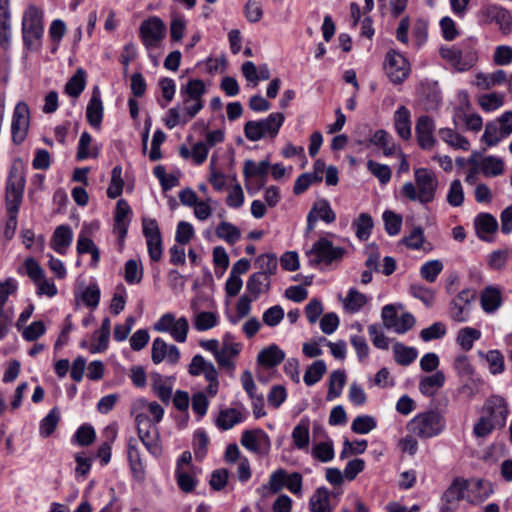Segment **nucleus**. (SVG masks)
<instances>
[{
	"mask_svg": "<svg viewBox=\"0 0 512 512\" xmlns=\"http://www.w3.org/2000/svg\"><path fill=\"white\" fill-rule=\"evenodd\" d=\"M467 489V482L465 480L455 479L444 494L445 505H443L442 512H453L458 502L465 498V491Z\"/></svg>",
	"mask_w": 512,
	"mask_h": 512,
	"instance_id": "412c9836",
	"label": "nucleus"
},
{
	"mask_svg": "<svg viewBox=\"0 0 512 512\" xmlns=\"http://www.w3.org/2000/svg\"><path fill=\"white\" fill-rule=\"evenodd\" d=\"M127 454L133 476L136 479H143L144 464L141 458L138 442L135 438H130L128 440Z\"/></svg>",
	"mask_w": 512,
	"mask_h": 512,
	"instance_id": "7c9ffc66",
	"label": "nucleus"
},
{
	"mask_svg": "<svg viewBox=\"0 0 512 512\" xmlns=\"http://www.w3.org/2000/svg\"><path fill=\"white\" fill-rule=\"evenodd\" d=\"M151 359L154 364L167 361L169 364L176 365L180 359V351L175 345L168 344L161 338H156L152 343Z\"/></svg>",
	"mask_w": 512,
	"mask_h": 512,
	"instance_id": "f3484780",
	"label": "nucleus"
},
{
	"mask_svg": "<svg viewBox=\"0 0 512 512\" xmlns=\"http://www.w3.org/2000/svg\"><path fill=\"white\" fill-rule=\"evenodd\" d=\"M139 438L146 449L155 457L162 454V446L157 424L146 413H138L135 418Z\"/></svg>",
	"mask_w": 512,
	"mask_h": 512,
	"instance_id": "423d86ee",
	"label": "nucleus"
},
{
	"mask_svg": "<svg viewBox=\"0 0 512 512\" xmlns=\"http://www.w3.org/2000/svg\"><path fill=\"white\" fill-rule=\"evenodd\" d=\"M441 57L458 71H466L474 66L477 57L472 52L463 53L455 46L440 48Z\"/></svg>",
	"mask_w": 512,
	"mask_h": 512,
	"instance_id": "2eb2a0df",
	"label": "nucleus"
},
{
	"mask_svg": "<svg viewBox=\"0 0 512 512\" xmlns=\"http://www.w3.org/2000/svg\"><path fill=\"white\" fill-rule=\"evenodd\" d=\"M139 34L147 48H155L164 39L166 26L159 17L152 16L141 23Z\"/></svg>",
	"mask_w": 512,
	"mask_h": 512,
	"instance_id": "1a4fd4ad",
	"label": "nucleus"
},
{
	"mask_svg": "<svg viewBox=\"0 0 512 512\" xmlns=\"http://www.w3.org/2000/svg\"><path fill=\"white\" fill-rule=\"evenodd\" d=\"M138 405L141 410L140 413H146L148 418H150L154 424H157L162 420L164 409L159 403L155 401L148 402L146 400H140Z\"/></svg>",
	"mask_w": 512,
	"mask_h": 512,
	"instance_id": "4d7b16f0",
	"label": "nucleus"
},
{
	"mask_svg": "<svg viewBox=\"0 0 512 512\" xmlns=\"http://www.w3.org/2000/svg\"><path fill=\"white\" fill-rule=\"evenodd\" d=\"M483 12L491 19V21H495L499 25L504 34L511 31L512 16L508 10L497 5H489L483 10Z\"/></svg>",
	"mask_w": 512,
	"mask_h": 512,
	"instance_id": "c85d7f7f",
	"label": "nucleus"
},
{
	"mask_svg": "<svg viewBox=\"0 0 512 512\" xmlns=\"http://www.w3.org/2000/svg\"><path fill=\"white\" fill-rule=\"evenodd\" d=\"M154 329L158 332H167L179 343H184L189 332V323L185 317L176 319L172 313L163 314L154 324Z\"/></svg>",
	"mask_w": 512,
	"mask_h": 512,
	"instance_id": "6e6552de",
	"label": "nucleus"
},
{
	"mask_svg": "<svg viewBox=\"0 0 512 512\" xmlns=\"http://www.w3.org/2000/svg\"><path fill=\"white\" fill-rule=\"evenodd\" d=\"M86 117L89 124L99 129L103 118V104L100 97V92L97 88L93 90L90 101L86 109Z\"/></svg>",
	"mask_w": 512,
	"mask_h": 512,
	"instance_id": "bb28decb",
	"label": "nucleus"
},
{
	"mask_svg": "<svg viewBox=\"0 0 512 512\" xmlns=\"http://www.w3.org/2000/svg\"><path fill=\"white\" fill-rule=\"evenodd\" d=\"M479 356L486 359L491 374L497 375L504 371V356L499 350H489L486 354L480 351Z\"/></svg>",
	"mask_w": 512,
	"mask_h": 512,
	"instance_id": "8fccbe9b",
	"label": "nucleus"
},
{
	"mask_svg": "<svg viewBox=\"0 0 512 512\" xmlns=\"http://www.w3.org/2000/svg\"><path fill=\"white\" fill-rule=\"evenodd\" d=\"M151 386L154 393L163 402H169L172 396L173 377H164L157 372L150 374Z\"/></svg>",
	"mask_w": 512,
	"mask_h": 512,
	"instance_id": "a878e982",
	"label": "nucleus"
},
{
	"mask_svg": "<svg viewBox=\"0 0 512 512\" xmlns=\"http://www.w3.org/2000/svg\"><path fill=\"white\" fill-rule=\"evenodd\" d=\"M476 298V291L464 289L450 303L449 315L456 322L468 321L471 313V304Z\"/></svg>",
	"mask_w": 512,
	"mask_h": 512,
	"instance_id": "ddd939ff",
	"label": "nucleus"
},
{
	"mask_svg": "<svg viewBox=\"0 0 512 512\" xmlns=\"http://www.w3.org/2000/svg\"><path fill=\"white\" fill-rule=\"evenodd\" d=\"M434 130L435 123L431 117L422 115L417 119L415 133L418 144L422 149L431 150L435 146Z\"/></svg>",
	"mask_w": 512,
	"mask_h": 512,
	"instance_id": "a211bd4d",
	"label": "nucleus"
},
{
	"mask_svg": "<svg viewBox=\"0 0 512 512\" xmlns=\"http://www.w3.org/2000/svg\"><path fill=\"white\" fill-rule=\"evenodd\" d=\"M480 337V330L473 327H464L458 331L456 343L463 351H469L472 349L474 342L479 340Z\"/></svg>",
	"mask_w": 512,
	"mask_h": 512,
	"instance_id": "a19ab883",
	"label": "nucleus"
},
{
	"mask_svg": "<svg viewBox=\"0 0 512 512\" xmlns=\"http://www.w3.org/2000/svg\"><path fill=\"white\" fill-rule=\"evenodd\" d=\"M415 323V317L411 313L405 312L400 316L398 315L396 317L393 323L394 326H391L390 330H393L397 334H404L407 331L411 330L414 327Z\"/></svg>",
	"mask_w": 512,
	"mask_h": 512,
	"instance_id": "774afa93",
	"label": "nucleus"
},
{
	"mask_svg": "<svg viewBox=\"0 0 512 512\" xmlns=\"http://www.w3.org/2000/svg\"><path fill=\"white\" fill-rule=\"evenodd\" d=\"M490 413L489 417H481L474 426V434L477 437H485L492 432L495 426H502L507 416V409L502 398H492L485 405Z\"/></svg>",
	"mask_w": 512,
	"mask_h": 512,
	"instance_id": "39448f33",
	"label": "nucleus"
},
{
	"mask_svg": "<svg viewBox=\"0 0 512 512\" xmlns=\"http://www.w3.org/2000/svg\"><path fill=\"white\" fill-rule=\"evenodd\" d=\"M502 302V290L498 286H486L480 293L481 307L488 314L496 312Z\"/></svg>",
	"mask_w": 512,
	"mask_h": 512,
	"instance_id": "5701e85b",
	"label": "nucleus"
},
{
	"mask_svg": "<svg viewBox=\"0 0 512 512\" xmlns=\"http://www.w3.org/2000/svg\"><path fill=\"white\" fill-rule=\"evenodd\" d=\"M373 226L374 222L371 215L365 212L360 213L352 222V228L360 241H366L370 237Z\"/></svg>",
	"mask_w": 512,
	"mask_h": 512,
	"instance_id": "f704fd0d",
	"label": "nucleus"
},
{
	"mask_svg": "<svg viewBox=\"0 0 512 512\" xmlns=\"http://www.w3.org/2000/svg\"><path fill=\"white\" fill-rule=\"evenodd\" d=\"M447 202L452 207H460L464 202V190L460 180L455 179L450 183L447 193Z\"/></svg>",
	"mask_w": 512,
	"mask_h": 512,
	"instance_id": "338daca9",
	"label": "nucleus"
},
{
	"mask_svg": "<svg viewBox=\"0 0 512 512\" xmlns=\"http://www.w3.org/2000/svg\"><path fill=\"white\" fill-rule=\"evenodd\" d=\"M241 343L234 342L230 334H226L222 340V346L219 347L215 357L218 365L222 368L233 370L235 367L234 359L241 352Z\"/></svg>",
	"mask_w": 512,
	"mask_h": 512,
	"instance_id": "dca6fc26",
	"label": "nucleus"
},
{
	"mask_svg": "<svg viewBox=\"0 0 512 512\" xmlns=\"http://www.w3.org/2000/svg\"><path fill=\"white\" fill-rule=\"evenodd\" d=\"M508 137L507 135H502V129L497 124V122H489L485 126V131L482 136V140L488 145V146H495L497 143H499L502 139Z\"/></svg>",
	"mask_w": 512,
	"mask_h": 512,
	"instance_id": "e2e57ef3",
	"label": "nucleus"
},
{
	"mask_svg": "<svg viewBox=\"0 0 512 512\" xmlns=\"http://www.w3.org/2000/svg\"><path fill=\"white\" fill-rule=\"evenodd\" d=\"M309 506L312 512H331L327 489L318 488L311 496Z\"/></svg>",
	"mask_w": 512,
	"mask_h": 512,
	"instance_id": "a18cd8bd",
	"label": "nucleus"
},
{
	"mask_svg": "<svg viewBox=\"0 0 512 512\" xmlns=\"http://www.w3.org/2000/svg\"><path fill=\"white\" fill-rule=\"evenodd\" d=\"M327 368L322 360H317L311 364L305 371L303 380L307 386L316 384L325 374Z\"/></svg>",
	"mask_w": 512,
	"mask_h": 512,
	"instance_id": "864d4df0",
	"label": "nucleus"
},
{
	"mask_svg": "<svg viewBox=\"0 0 512 512\" xmlns=\"http://www.w3.org/2000/svg\"><path fill=\"white\" fill-rule=\"evenodd\" d=\"M287 478V473L284 469H278L275 472H273L269 478V482L267 485L262 486L259 489V492L262 495H265V493L269 490L272 493L279 492L284 486Z\"/></svg>",
	"mask_w": 512,
	"mask_h": 512,
	"instance_id": "603ef678",
	"label": "nucleus"
},
{
	"mask_svg": "<svg viewBox=\"0 0 512 512\" xmlns=\"http://www.w3.org/2000/svg\"><path fill=\"white\" fill-rule=\"evenodd\" d=\"M394 360L402 366H408L414 362L418 352L414 347L406 346L400 342L393 345Z\"/></svg>",
	"mask_w": 512,
	"mask_h": 512,
	"instance_id": "58836bf2",
	"label": "nucleus"
},
{
	"mask_svg": "<svg viewBox=\"0 0 512 512\" xmlns=\"http://www.w3.org/2000/svg\"><path fill=\"white\" fill-rule=\"evenodd\" d=\"M384 71L390 81L394 84H401L411 72L409 61L396 50H389L384 60Z\"/></svg>",
	"mask_w": 512,
	"mask_h": 512,
	"instance_id": "0eeeda50",
	"label": "nucleus"
},
{
	"mask_svg": "<svg viewBox=\"0 0 512 512\" xmlns=\"http://www.w3.org/2000/svg\"><path fill=\"white\" fill-rule=\"evenodd\" d=\"M175 474H176L177 484L182 491L188 493V492H192L194 490V488L196 486V482H197L195 479L194 469L193 470H183V469L176 470Z\"/></svg>",
	"mask_w": 512,
	"mask_h": 512,
	"instance_id": "0e129e2a",
	"label": "nucleus"
},
{
	"mask_svg": "<svg viewBox=\"0 0 512 512\" xmlns=\"http://www.w3.org/2000/svg\"><path fill=\"white\" fill-rule=\"evenodd\" d=\"M439 137L443 142L455 150L468 151L470 149L469 140L451 128H441L438 131Z\"/></svg>",
	"mask_w": 512,
	"mask_h": 512,
	"instance_id": "72a5a7b5",
	"label": "nucleus"
},
{
	"mask_svg": "<svg viewBox=\"0 0 512 512\" xmlns=\"http://www.w3.org/2000/svg\"><path fill=\"white\" fill-rule=\"evenodd\" d=\"M43 31V11L35 5H29L22 18V36L25 47L31 51L38 50L41 47Z\"/></svg>",
	"mask_w": 512,
	"mask_h": 512,
	"instance_id": "f03ea898",
	"label": "nucleus"
},
{
	"mask_svg": "<svg viewBox=\"0 0 512 512\" xmlns=\"http://www.w3.org/2000/svg\"><path fill=\"white\" fill-rule=\"evenodd\" d=\"M318 219L325 223H333L336 219V214L326 199H319L313 204L307 216V231L314 230Z\"/></svg>",
	"mask_w": 512,
	"mask_h": 512,
	"instance_id": "6ab92c4d",
	"label": "nucleus"
},
{
	"mask_svg": "<svg viewBox=\"0 0 512 512\" xmlns=\"http://www.w3.org/2000/svg\"><path fill=\"white\" fill-rule=\"evenodd\" d=\"M142 228L149 256L152 261L158 262L162 257V238L158 223L155 219L143 217Z\"/></svg>",
	"mask_w": 512,
	"mask_h": 512,
	"instance_id": "f8f14e48",
	"label": "nucleus"
},
{
	"mask_svg": "<svg viewBox=\"0 0 512 512\" xmlns=\"http://www.w3.org/2000/svg\"><path fill=\"white\" fill-rule=\"evenodd\" d=\"M480 170L485 176H498L504 171V162L502 159L495 156H487L481 160Z\"/></svg>",
	"mask_w": 512,
	"mask_h": 512,
	"instance_id": "09e8293b",
	"label": "nucleus"
},
{
	"mask_svg": "<svg viewBox=\"0 0 512 512\" xmlns=\"http://www.w3.org/2000/svg\"><path fill=\"white\" fill-rule=\"evenodd\" d=\"M475 228L480 239L490 241V236L498 229V222L493 215L489 213H480L475 218Z\"/></svg>",
	"mask_w": 512,
	"mask_h": 512,
	"instance_id": "cd10ccee",
	"label": "nucleus"
},
{
	"mask_svg": "<svg viewBox=\"0 0 512 512\" xmlns=\"http://www.w3.org/2000/svg\"><path fill=\"white\" fill-rule=\"evenodd\" d=\"M367 297L354 288H351L343 300L344 308L350 312L355 313L362 309L367 304Z\"/></svg>",
	"mask_w": 512,
	"mask_h": 512,
	"instance_id": "49530a36",
	"label": "nucleus"
},
{
	"mask_svg": "<svg viewBox=\"0 0 512 512\" xmlns=\"http://www.w3.org/2000/svg\"><path fill=\"white\" fill-rule=\"evenodd\" d=\"M394 126L403 140L411 138V114L405 106H400L394 114Z\"/></svg>",
	"mask_w": 512,
	"mask_h": 512,
	"instance_id": "473e14b6",
	"label": "nucleus"
},
{
	"mask_svg": "<svg viewBox=\"0 0 512 512\" xmlns=\"http://www.w3.org/2000/svg\"><path fill=\"white\" fill-rule=\"evenodd\" d=\"M291 438L294 446L299 450H306L310 442L309 420L301 419L294 427Z\"/></svg>",
	"mask_w": 512,
	"mask_h": 512,
	"instance_id": "c9c22d12",
	"label": "nucleus"
},
{
	"mask_svg": "<svg viewBox=\"0 0 512 512\" xmlns=\"http://www.w3.org/2000/svg\"><path fill=\"white\" fill-rule=\"evenodd\" d=\"M346 383V373L343 370H335L330 374L329 377V388L327 392L326 399L328 401H333L338 398L342 389Z\"/></svg>",
	"mask_w": 512,
	"mask_h": 512,
	"instance_id": "ea45409f",
	"label": "nucleus"
},
{
	"mask_svg": "<svg viewBox=\"0 0 512 512\" xmlns=\"http://www.w3.org/2000/svg\"><path fill=\"white\" fill-rule=\"evenodd\" d=\"M445 376L441 371L422 378L419 382V390L425 396H433L435 392L444 385Z\"/></svg>",
	"mask_w": 512,
	"mask_h": 512,
	"instance_id": "4c0bfd02",
	"label": "nucleus"
},
{
	"mask_svg": "<svg viewBox=\"0 0 512 512\" xmlns=\"http://www.w3.org/2000/svg\"><path fill=\"white\" fill-rule=\"evenodd\" d=\"M507 80L506 72L497 70L493 73H478L475 79V85L480 90L490 89L498 84H502Z\"/></svg>",
	"mask_w": 512,
	"mask_h": 512,
	"instance_id": "e433bc0d",
	"label": "nucleus"
},
{
	"mask_svg": "<svg viewBox=\"0 0 512 512\" xmlns=\"http://www.w3.org/2000/svg\"><path fill=\"white\" fill-rule=\"evenodd\" d=\"M271 287V276L263 273H253L246 282V290L253 297L258 299L261 295L269 292Z\"/></svg>",
	"mask_w": 512,
	"mask_h": 512,
	"instance_id": "393cba45",
	"label": "nucleus"
},
{
	"mask_svg": "<svg viewBox=\"0 0 512 512\" xmlns=\"http://www.w3.org/2000/svg\"><path fill=\"white\" fill-rule=\"evenodd\" d=\"M414 181L403 184L401 195L421 204L433 202L439 185L435 172L428 168H417L414 170Z\"/></svg>",
	"mask_w": 512,
	"mask_h": 512,
	"instance_id": "f257e3e1",
	"label": "nucleus"
},
{
	"mask_svg": "<svg viewBox=\"0 0 512 512\" xmlns=\"http://www.w3.org/2000/svg\"><path fill=\"white\" fill-rule=\"evenodd\" d=\"M30 124V111L28 105L20 101L16 104L12 120H11V135L12 141L15 144H21L28 133Z\"/></svg>",
	"mask_w": 512,
	"mask_h": 512,
	"instance_id": "9d476101",
	"label": "nucleus"
},
{
	"mask_svg": "<svg viewBox=\"0 0 512 512\" xmlns=\"http://www.w3.org/2000/svg\"><path fill=\"white\" fill-rule=\"evenodd\" d=\"M443 268L444 265L440 260H430L422 265L420 275L424 280L433 283L436 281Z\"/></svg>",
	"mask_w": 512,
	"mask_h": 512,
	"instance_id": "680f3d73",
	"label": "nucleus"
},
{
	"mask_svg": "<svg viewBox=\"0 0 512 512\" xmlns=\"http://www.w3.org/2000/svg\"><path fill=\"white\" fill-rule=\"evenodd\" d=\"M240 421L241 413L238 410L226 409L219 413L217 425L223 430H228Z\"/></svg>",
	"mask_w": 512,
	"mask_h": 512,
	"instance_id": "69168bd1",
	"label": "nucleus"
},
{
	"mask_svg": "<svg viewBox=\"0 0 512 512\" xmlns=\"http://www.w3.org/2000/svg\"><path fill=\"white\" fill-rule=\"evenodd\" d=\"M131 208L124 199L118 200L114 215V233L123 241L127 235Z\"/></svg>",
	"mask_w": 512,
	"mask_h": 512,
	"instance_id": "4be33fe9",
	"label": "nucleus"
},
{
	"mask_svg": "<svg viewBox=\"0 0 512 512\" xmlns=\"http://www.w3.org/2000/svg\"><path fill=\"white\" fill-rule=\"evenodd\" d=\"M270 168V163L267 160H263L259 163H255L252 160H246L243 168V175L246 179L254 176H266Z\"/></svg>",
	"mask_w": 512,
	"mask_h": 512,
	"instance_id": "13d9d810",
	"label": "nucleus"
},
{
	"mask_svg": "<svg viewBox=\"0 0 512 512\" xmlns=\"http://www.w3.org/2000/svg\"><path fill=\"white\" fill-rule=\"evenodd\" d=\"M25 181L17 169H11L6 184V205L8 213H17L21 204Z\"/></svg>",
	"mask_w": 512,
	"mask_h": 512,
	"instance_id": "9b49d317",
	"label": "nucleus"
},
{
	"mask_svg": "<svg viewBox=\"0 0 512 512\" xmlns=\"http://www.w3.org/2000/svg\"><path fill=\"white\" fill-rule=\"evenodd\" d=\"M9 0H0V46L8 49L11 39Z\"/></svg>",
	"mask_w": 512,
	"mask_h": 512,
	"instance_id": "c756f323",
	"label": "nucleus"
},
{
	"mask_svg": "<svg viewBox=\"0 0 512 512\" xmlns=\"http://www.w3.org/2000/svg\"><path fill=\"white\" fill-rule=\"evenodd\" d=\"M205 92L206 86L200 79H191L181 88V95L187 100L202 99Z\"/></svg>",
	"mask_w": 512,
	"mask_h": 512,
	"instance_id": "de8ad7c7",
	"label": "nucleus"
},
{
	"mask_svg": "<svg viewBox=\"0 0 512 512\" xmlns=\"http://www.w3.org/2000/svg\"><path fill=\"white\" fill-rule=\"evenodd\" d=\"M285 120L281 112L271 113L267 118L258 121H248L244 125V134L250 141L262 138H275Z\"/></svg>",
	"mask_w": 512,
	"mask_h": 512,
	"instance_id": "20e7f679",
	"label": "nucleus"
},
{
	"mask_svg": "<svg viewBox=\"0 0 512 512\" xmlns=\"http://www.w3.org/2000/svg\"><path fill=\"white\" fill-rule=\"evenodd\" d=\"M370 142L381 147L386 156L393 155L397 150V146L393 142L392 137L385 130H377L371 137Z\"/></svg>",
	"mask_w": 512,
	"mask_h": 512,
	"instance_id": "c03bdc74",
	"label": "nucleus"
},
{
	"mask_svg": "<svg viewBox=\"0 0 512 512\" xmlns=\"http://www.w3.org/2000/svg\"><path fill=\"white\" fill-rule=\"evenodd\" d=\"M312 456L321 461L329 462L334 458V447L333 442L330 439L321 441L314 445L311 451Z\"/></svg>",
	"mask_w": 512,
	"mask_h": 512,
	"instance_id": "6e6d98bb",
	"label": "nucleus"
},
{
	"mask_svg": "<svg viewBox=\"0 0 512 512\" xmlns=\"http://www.w3.org/2000/svg\"><path fill=\"white\" fill-rule=\"evenodd\" d=\"M72 240L73 232L71 228L68 225H60L52 235L50 246L55 252L64 255L70 247Z\"/></svg>",
	"mask_w": 512,
	"mask_h": 512,
	"instance_id": "b1692460",
	"label": "nucleus"
},
{
	"mask_svg": "<svg viewBox=\"0 0 512 512\" xmlns=\"http://www.w3.org/2000/svg\"><path fill=\"white\" fill-rule=\"evenodd\" d=\"M241 444L255 453H266L270 447L268 435L261 429L247 430L242 433Z\"/></svg>",
	"mask_w": 512,
	"mask_h": 512,
	"instance_id": "aec40b11",
	"label": "nucleus"
},
{
	"mask_svg": "<svg viewBox=\"0 0 512 512\" xmlns=\"http://www.w3.org/2000/svg\"><path fill=\"white\" fill-rule=\"evenodd\" d=\"M218 324V316L214 312L203 311L194 317V326L198 331L212 329Z\"/></svg>",
	"mask_w": 512,
	"mask_h": 512,
	"instance_id": "bf43d9fd",
	"label": "nucleus"
},
{
	"mask_svg": "<svg viewBox=\"0 0 512 512\" xmlns=\"http://www.w3.org/2000/svg\"><path fill=\"white\" fill-rule=\"evenodd\" d=\"M86 85V72L79 68L73 74V76L68 80L65 85V92L74 98H77L81 92L84 90Z\"/></svg>",
	"mask_w": 512,
	"mask_h": 512,
	"instance_id": "37998d69",
	"label": "nucleus"
},
{
	"mask_svg": "<svg viewBox=\"0 0 512 512\" xmlns=\"http://www.w3.org/2000/svg\"><path fill=\"white\" fill-rule=\"evenodd\" d=\"M216 235L229 244H234L240 239L241 232L235 225L223 221L217 226Z\"/></svg>",
	"mask_w": 512,
	"mask_h": 512,
	"instance_id": "5fc2aeb1",
	"label": "nucleus"
},
{
	"mask_svg": "<svg viewBox=\"0 0 512 512\" xmlns=\"http://www.w3.org/2000/svg\"><path fill=\"white\" fill-rule=\"evenodd\" d=\"M446 423L444 417L435 411L420 413L407 424L410 433L421 439L435 437L442 433Z\"/></svg>",
	"mask_w": 512,
	"mask_h": 512,
	"instance_id": "7ed1b4c3",
	"label": "nucleus"
},
{
	"mask_svg": "<svg viewBox=\"0 0 512 512\" xmlns=\"http://www.w3.org/2000/svg\"><path fill=\"white\" fill-rule=\"evenodd\" d=\"M60 421L59 408L54 407L40 423V435L44 438L49 437L57 428Z\"/></svg>",
	"mask_w": 512,
	"mask_h": 512,
	"instance_id": "3c124183",
	"label": "nucleus"
},
{
	"mask_svg": "<svg viewBox=\"0 0 512 512\" xmlns=\"http://www.w3.org/2000/svg\"><path fill=\"white\" fill-rule=\"evenodd\" d=\"M257 273H263L268 276L276 274L278 268V259L273 253L260 254L255 260Z\"/></svg>",
	"mask_w": 512,
	"mask_h": 512,
	"instance_id": "79ce46f5",
	"label": "nucleus"
},
{
	"mask_svg": "<svg viewBox=\"0 0 512 512\" xmlns=\"http://www.w3.org/2000/svg\"><path fill=\"white\" fill-rule=\"evenodd\" d=\"M123 179H122V168L115 166L111 172V181L107 189V196L111 199H115L122 194L123 191Z\"/></svg>",
	"mask_w": 512,
	"mask_h": 512,
	"instance_id": "052dcab7",
	"label": "nucleus"
},
{
	"mask_svg": "<svg viewBox=\"0 0 512 512\" xmlns=\"http://www.w3.org/2000/svg\"><path fill=\"white\" fill-rule=\"evenodd\" d=\"M309 253L315 257L313 261L317 264L322 262L330 264L334 261L341 260L346 250L342 247L334 246L333 243L326 238H320L313 244Z\"/></svg>",
	"mask_w": 512,
	"mask_h": 512,
	"instance_id": "4468645a",
	"label": "nucleus"
},
{
	"mask_svg": "<svg viewBox=\"0 0 512 512\" xmlns=\"http://www.w3.org/2000/svg\"><path fill=\"white\" fill-rule=\"evenodd\" d=\"M284 358V351L281 350L277 345L272 344L259 352L257 356V362L261 366L272 368L279 365L284 360Z\"/></svg>",
	"mask_w": 512,
	"mask_h": 512,
	"instance_id": "2f4dec72",
	"label": "nucleus"
}]
</instances>
